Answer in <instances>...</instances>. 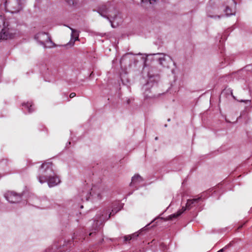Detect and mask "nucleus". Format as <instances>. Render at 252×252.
I'll list each match as a JSON object with an SVG mask.
<instances>
[{
    "label": "nucleus",
    "mask_w": 252,
    "mask_h": 252,
    "mask_svg": "<svg viewBox=\"0 0 252 252\" xmlns=\"http://www.w3.org/2000/svg\"><path fill=\"white\" fill-rule=\"evenodd\" d=\"M52 165L53 164L51 162L42 163L38 176V181L41 184L47 182L50 187L57 185L60 182L54 172Z\"/></svg>",
    "instance_id": "1"
},
{
    "label": "nucleus",
    "mask_w": 252,
    "mask_h": 252,
    "mask_svg": "<svg viewBox=\"0 0 252 252\" xmlns=\"http://www.w3.org/2000/svg\"><path fill=\"white\" fill-rule=\"evenodd\" d=\"M98 13L102 17L108 19L113 27V23L117 18L118 11L108 2L100 5L97 9Z\"/></svg>",
    "instance_id": "2"
},
{
    "label": "nucleus",
    "mask_w": 252,
    "mask_h": 252,
    "mask_svg": "<svg viewBox=\"0 0 252 252\" xmlns=\"http://www.w3.org/2000/svg\"><path fill=\"white\" fill-rule=\"evenodd\" d=\"M201 197H198L196 198H193L191 199H188L187 200L186 206L182 207V209L179 210L177 213L172 214L169 216V219L172 220L174 218H177L179 217L186 210H190L192 208L197 204L200 200H201Z\"/></svg>",
    "instance_id": "3"
},
{
    "label": "nucleus",
    "mask_w": 252,
    "mask_h": 252,
    "mask_svg": "<svg viewBox=\"0 0 252 252\" xmlns=\"http://www.w3.org/2000/svg\"><path fill=\"white\" fill-rule=\"evenodd\" d=\"M3 28L0 33V40H7L13 38L17 34L16 30L8 28L9 24L3 21Z\"/></svg>",
    "instance_id": "4"
},
{
    "label": "nucleus",
    "mask_w": 252,
    "mask_h": 252,
    "mask_svg": "<svg viewBox=\"0 0 252 252\" xmlns=\"http://www.w3.org/2000/svg\"><path fill=\"white\" fill-rule=\"evenodd\" d=\"M5 7L6 9L12 13H18L22 9V0H7Z\"/></svg>",
    "instance_id": "5"
},
{
    "label": "nucleus",
    "mask_w": 252,
    "mask_h": 252,
    "mask_svg": "<svg viewBox=\"0 0 252 252\" xmlns=\"http://www.w3.org/2000/svg\"><path fill=\"white\" fill-rule=\"evenodd\" d=\"M35 38L45 48L51 47L53 44L49 34L46 32H39L35 35Z\"/></svg>",
    "instance_id": "6"
},
{
    "label": "nucleus",
    "mask_w": 252,
    "mask_h": 252,
    "mask_svg": "<svg viewBox=\"0 0 252 252\" xmlns=\"http://www.w3.org/2000/svg\"><path fill=\"white\" fill-rule=\"evenodd\" d=\"M210 3L217 2L220 4H222L225 6V8L224 10L226 15L230 16L233 14L232 9L230 8V6L236 5V3L234 0H210Z\"/></svg>",
    "instance_id": "7"
},
{
    "label": "nucleus",
    "mask_w": 252,
    "mask_h": 252,
    "mask_svg": "<svg viewBox=\"0 0 252 252\" xmlns=\"http://www.w3.org/2000/svg\"><path fill=\"white\" fill-rule=\"evenodd\" d=\"M5 197L6 199L10 203H18L21 199V196L20 194H17L14 192L10 191L8 192L5 194Z\"/></svg>",
    "instance_id": "8"
},
{
    "label": "nucleus",
    "mask_w": 252,
    "mask_h": 252,
    "mask_svg": "<svg viewBox=\"0 0 252 252\" xmlns=\"http://www.w3.org/2000/svg\"><path fill=\"white\" fill-rule=\"evenodd\" d=\"M143 181V179L142 178L138 175H135L132 178L131 182L130 183L131 185L133 184H136L137 183H140Z\"/></svg>",
    "instance_id": "9"
},
{
    "label": "nucleus",
    "mask_w": 252,
    "mask_h": 252,
    "mask_svg": "<svg viewBox=\"0 0 252 252\" xmlns=\"http://www.w3.org/2000/svg\"><path fill=\"white\" fill-rule=\"evenodd\" d=\"M69 29L71 31V35L72 38L74 39L75 40H78V37H79L78 32L77 30H76L72 28L69 27Z\"/></svg>",
    "instance_id": "10"
},
{
    "label": "nucleus",
    "mask_w": 252,
    "mask_h": 252,
    "mask_svg": "<svg viewBox=\"0 0 252 252\" xmlns=\"http://www.w3.org/2000/svg\"><path fill=\"white\" fill-rule=\"evenodd\" d=\"M23 106L27 109L29 113H32L33 111L32 108V104L31 102L24 103H23Z\"/></svg>",
    "instance_id": "11"
},
{
    "label": "nucleus",
    "mask_w": 252,
    "mask_h": 252,
    "mask_svg": "<svg viewBox=\"0 0 252 252\" xmlns=\"http://www.w3.org/2000/svg\"><path fill=\"white\" fill-rule=\"evenodd\" d=\"M138 236V234L136 233H133L131 235H127L124 237V239L125 241H129L134 238H136Z\"/></svg>",
    "instance_id": "12"
},
{
    "label": "nucleus",
    "mask_w": 252,
    "mask_h": 252,
    "mask_svg": "<svg viewBox=\"0 0 252 252\" xmlns=\"http://www.w3.org/2000/svg\"><path fill=\"white\" fill-rule=\"evenodd\" d=\"M66 2L70 5H76L78 2V0H66Z\"/></svg>",
    "instance_id": "13"
},
{
    "label": "nucleus",
    "mask_w": 252,
    "mask_h": 252,
    "mask_svg": "<svg viewBox=\"0 0 252 252\" xmlns=\"http://www.w3.org/2000/svg\"><path fill=\"white\" fill-rule=\"evenodd\" d=\"M157 0H141L143 2H149L150 4H153Z\"/></svg>",
    "instance_id": "14"
},
{
    "label": "nucleus",
    "mask_w": 252,
    "mask_h": 252,
    "mask_svg": "<svg viewBox=\"0 0 252 252\" xmlns=\"http://www.w3.org/2000/svg\"><path fill=\"white\" fill-rule=\"evenodd\" d=\"M165 61V58L164 57L159 58L158 59V62L160 64L163 65V62Z\"/></svg>",
    "instance_id": "15"
},
{
    "label": "nucleus",
    "mask_w": 252,
    "mask_h": 252,
    "mask_svg": "<svg viewBox=\"0 0 252 252\" xmlns=\"http://www.w3.org/2000/svg\"><path fill=\"white\" fill-rule=\"evenodd\" d=\"M96 195H97V197L98 199H101V192H100L99 191H98L96 193Z\"/></svg>",
    "instance_id": "16"
},
{
    "label": "nucleus",
    "mask_w": 252,
    "mask_h": 252,
    "mask_svg": "<svg viewBox=\"0 0 252 252\" xmlns=\"http://www.w3.org/2000/svg\"><path fill=\"white\" fill-rule=\"evenodd\" d=\"M76 96V94L75 93H71L69 95V97L72 98Z\"/></svg>",
    "instance_id": "17"
},
{
    "label": "nucleus",
    "mask_w": 252,
    "mask_h": 252,
    "mask_svg": "<svg viewBox=\"0 0 252 252\" xmlns=\"http://www.w3.org/2000/svg\"><path fill=\"white\" fill-rule=\"evenodd\" d=\"M45 128V126L43 125H41L40 127H39V130H42L43 129Z\"/></svg>",
    "instance_id": "18"
},
{
    "label": "nucleus",
    "mask_w": 252,
    "mask_h": 252,
    "mask_svg": "<svg viewBox=\"0 0 252 252\" xmlns=\"http://www.w3.org/2000/svg\"><path fill=\"white\" fill-rule=\"evenodd\" d=\"M246 223V222H245V223H244L243 224H242V225H240V226L238 227V229H241V228L243 227V225H245V224Z\"/></svg>",
    "instance_id": "19"
},
{
    "label": "nucleus",
    "mask_w": 252,
    "mask_h": 252,
    "mask_svg": "<svg viewBox=\"0 0 252 252\" xmlns=\"http://www.w3.org/2000/svg\"><path fill=\"white\" fill-rule=\"evenodd\" d=\"M0 20L2 21L3 22V19H2V17H1V16H0Z\"/></svg>",
    "instance_id": "20"
},
{
    "label": "nucleus",
    "mask_w": 252,
    "mask_h": 252,
    "mask_svg": "<svg viewBox=\"0 0 252 252\" xmlns=\"http://www.w3.org/2000/svg\"><path fill=\"white\" fill-rule=\"evenodd\" d=\"M217 252H223V249H221V250H219V251H218Z\"/></svg>",
    "instance_id": "21"
},
{
    "label": "nucleus",
    "mask_w": 252,
    "mask_h": 252,
    "mask_svg": "<svg viewBox=\"0 0 252 252\" xmlns=\"http://www.w3.org/2000/svg\"><path fill=\"white\" fill-rule=\"evenodd\" d=\"M240 101H241V102H245V100H241Z\"/></svg>",
    "instance_id": "22"
},
{
    "label": "nucleus",
    "mask_w": 252,
    "mask_h": 252,
    "mask_svg": "<svg viewBox=\"0 0 252 252\" xmlns=\"http://www.w3.org/2000/svg\"><path fill=\"white\" fill-rule=\"evenodd\" d=\"M112 212H111V213H110V216H109V217H110V216H111V215H112Z\"/></svg>",
    "instance_id": "23"
},
{
    "label": "nucleus",
    "mask_w": 252,
    "mask_h": 252,
    "mask_svg": "<svg viewBox=\"0 0 252 252\" xmlns=\"http://www.w3.org/2000/svg\"><path fill=\"white\" fill-rule=\"evenodd\" d=\"M92 234V233H90L89 234V235H90V236H91Z\"/></svg>",
    "instance_id": "24"
},
{
    "label": "nucleus",
    "mask_w": 252,
    "mask_h": 252,
    "mask_svg": "<svg viewBox=\"0 0 252 252\" xmlns=\"http://www.w3.org/2000/svg\"><path fill=\"white\" fill-rule=\"evenodd\" d=\"M155 139H156V140H158V138H157V137H156Z\"/></svg>",
    "instance_id": "25"
},
{
    "label": "nucleus",
    "mask_w": 252,
    "mask_h": 252,
    "mask_svg": "<svg viewBox=\"0 0 252 252\" xmlns=\"http://www.w3.org/2000/svg\"><path fill=\"white\" fill-rule=\"evenodd\" d=\"M86 200H88V197H87V198H86Z\"/></svg>",
    "instance_id": "26"
},
{
    "label": "nucleus",
    "mask_w": 252,
    "mask_h": 252,
    "mask_svg": "<svg viewBox=\"0 0 252 252\" xmlns=\"http://www.w3.org/2000/svg\"><path fill=\"white\" fill-rule=\"evenodd\" d=\"M94 189H92V191L93 192V190H94Z\"/></svg>",
    "instance_id": "27"
}]
</instances>
